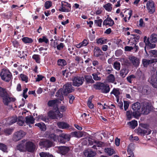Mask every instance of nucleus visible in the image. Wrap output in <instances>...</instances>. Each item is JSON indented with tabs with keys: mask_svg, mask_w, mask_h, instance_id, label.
<instances>
[{
	"mask_svg": "<svg viewBox=\"0 0 157 157\" xmlns=\"http://www.w3.org/2000/svg\"><path fill=\"white\" fill-rule=\"evenodd\" d=\"M39 119L48 122V119L45 115H41L39 116Z\"/></svg>",
	"mask_w": 157,
	"mask_h": 157,
	"instance_id": "nucleus-60",
	"label": "nucleus"
},
{
	"mask_svg": "<svg viewBox=\"0 0 157 157\" xmlns=\"http://www.w3.org/2000/svg\"><path fill=\"white\" fill-rule=\"evenodd\" d=\"M110 94H113L116 97H117L120 94L119 89L118 88H114L112 91L111 92Z\"/></svg>",
	"mask_w": 157,
	"mask_h": 157,
	"instance_id": "nucleus-44",
	"label": "nucleus"
},
{
	"mask_svg": "<svg viewBox=\"0 0 157 157\" xmlns=\"http://www.w3.org/2000/svg\"><path fill=\"white\" fill-rule=\"evenodd\" d=\"M35 119L33 116H28L25 117V122L29 124V126L31 127L30 124H33L34 123Z\"/></svg>",
	"mask_w": 157,
	"mask_h": 157,
	"instance_id": "nucleus-26",
	"label": "nucleus"
},
{
	"mask_svg": "<svg viewBox=\"0 0 157 157\" xmlns=\"http://www.w3.org/2000/svg\"><path fill=\"white\" fill-rule=\"evenodd\" d=\"M0 75L2 79L7 82H9L12 78L11 74L8 69H2Z\"/></svg>",
	"mask_w": 157,
	"mask_h": 157,
	"instance_id": "nucleus-4",
	"label": "nucleus"
},
{
	"mask_svg": "<svg viewBox=\"0 0 157 157\" xmlns=\"http://www.w3.org/2000/svg\"><path fill=\"white\" fill-rule=\"evenodd\" d=\"M7 147L5 144L0 143V150L4 152H7Z\"/></svg>",
	"mask_w": 157,
	"mask_h": 157,
	"instance_id": "nucleus-52",
	"label": "nucleus"
},
{
	"mask_svg": "<svg viewBox=\"0 0 157 157\" xmlns=\"http://www.w3.org/2000/svg\"><path fill=\"white\" fill-rule=\"evenodd\" d=\"M137 134L141 136H144L145 135H149L150 134L151 132V129L149 128L142 129L141 128H138L137 129Z\"/></svg>",
	"mask_w": 157,
	"mask_h": 157,
	"instance_id": "nucleus-11",
	"label": "nucleus"
},
{
	"mask_svg": "<svg viewBox=\"0 0 157 157\" xmlns=\"http://www.w3.org/2000/svg\"><path fill=\"white\" fill-rule=\"evenodd\" d=\"M57 64L59 66L63 67L67 64V62L64 59H59L57 61Z\"/></svg>",
	"mask_w": 157,
	"mask_h": 157,
	"instance_id": "nucleus-30",
	"label": "nucleus"
},
{
	"mask_svg": "<svg viewBox=\"0 0 157 157\" xmlns=\"http://www.w3.org/2000/svg\"><path fill=\"white\" fill-rule=\"evenodd\" d=\"M93 98V96H90L89 98L88 101V106L90 109H92L94 108V105L91 103V100Z\"/></svg>",
	"mask_w": 157,
	"mask_h": 157,
	"instance_id": "nucleus-45",
	"label": "nucleus"
},
{
	"mask_svg": "<svg viewBox=\"0 0 157 157\" xmlns=\"http://www.w3.org/2000/svg\"><path fill=\"white\" fill-rule=\"evenodd\" d=\"M18 56L21 59H24L27 56V54L25 53L24 51H23L22 52L21 51H18Z\"/></svg>",
	"mask_w": 157,
	"mask_h": 157,
	"instance_id": "nucleus-42",
	"label": "nucleus"
},
{
	"mask_svg": "<svg viewBox=\"0 0 157 157\" xmlns=\"http://www.w3.org/2000/svg\"><path fill=\"white\" fill-rule=\"evenodd\" d=\"M59 100L56 99L51 100L48 102V105L49 106H52L56 105V106H57V103L59 102Z\"/></svg>",
	"mask_w": 157,
	"mask_h": 157,
	"instance_id": "nucleus-36",
	"label": "nucleus"
},
{
	"mask_svg": "<svg viewBox=\"0 0 157 157\" xmlns=\"http://www.w3.org/2000/svg\"><path fill=\"white\" fill-rule=\"evenodd\" d=\"M17 119L16 117L14 116L12 117H9L6 120V124L10 125L15 123L17 121Z\"/></svg>",
	"mask_w": 157,
	"mask_h": 157,
	"instance_id": "nucleus-25",
	"label": "nucleus"
},
{
	"mask_svg": "<svg viewBox=\"0 0 157 157\" xmlns=\"http://www.w3.org/2000/svg\"><path fill=\"white\" fill-rule=\"evenodd\" d=\"M65 7L61 5V7L59 9V11L64 12H68L71 11V10H70V8H66Z\"/></svg>",
	"mask_w": 157,
	"mask_h": 157,
	"instance_id": "nucleus-38",
	"label": "nucleus"
},
{
	"mask_svg": "<svg viewBox=\"0 0 157 157\" xmlns=\"http://www.w3.org/2000/svg\"><path fill=\"white\" fill-rule=\"evenodd\" d=\"M35 126H38L43 131H45L46 130V126L45 124L43 123H38L35 124Z\"/></svg>",
	"mask_w": 157,
	"mask_h": 157,
	"instance_id": "nucleus-33",
	"label": "nucleus"
},
{
	"mask_svg": "<svg viewBox=\"0 0 157 157\" xmlns=\"http://www.w3.org/2000/svg\"><path fill=\"white\" fill-rule=\"evenodd\" d=\"M94 24L98 27H101V24L102 22V20L101 19H100L98 20H95L94 21Z\"/></svg>",
	"mask_w": 157,
	"mask_h": 157,
	"instance_id": "nucleus-54",
	"label": "nucleus"
},
{
	"mask_svg": "<svg viewBox=\"0 0 157 157\" xmlns=\"http://www.w3.org/2000/svg\"><path fill=\"white\" fill-rule=\"evenodd\" d=\"M94 86L96 89L101 90L103 93H108L110 90L109 86L103 83H97L94 85Z\"/></svg>",
	"mask_w": 157,
	"mask_h": 157,
	"instance_id": "nucleus-3",
	"label": "nucleus"
},
{
	"mask_svg": "<svg viewBox=\"0 0 157 157\" xmlns=\"http://www.w3.org/2000/svg\"><path fill=\"white\" fill-rule=\"evenodd\" d=\"M39 145L47 147H49L53 145V143L48 140H45L39 142Z\"/></svg>",
	"mask_w": 157,
	"mask_h": 157,
	"instance_id": "nucleus-14",
	"label": "nucleus"
},
{
	"mask_svg": "<svg viewBox=\"0 0 157 157\" xmlns=\"http://www.w3.org/2000/svg\"><path fill=\"white\" fill-rule=\"evenodd\" d=\"M151 73V75L149 78L148 81L154 88L157 89V76L152 70Z\"/></svg>",
	"mask_w": 157,
	"mask_h": 157,
	"instance_id": "nucleus-5",
	"label": "nucleus"
},
{
	"mask_svg": "<svg viewBox=\"0 0 157 157\" xmlns=\"http://www.w3.org/2000/svg\"><path fill=\"white\" fill-rule=\"evenodd\" d=\"M2 98L3 102L6 105H7L10 102L14 101L15 100V98L10 97L8 94Z\"/></svg>",
	"mask_w": 157,
	"mask_h": 157,
	"instance_id": "nucleus-18",
	"label": "nucleus"
},
{
	"mask_svg": "<svg viewBox=\"0 0 157 157\" xmlns=\"http://www.w3.org/2000/svg\"><path fill=\"white\" fill-rule=\"evenodd\" d=\"M22 41L25 44H29L32 43L33 41V40L30 38L28 37H24L21 38Z\"/></svg>",
	"mask_w": 157,
	"mask_h": 157,
	"instance_id": "nucleus-31",
	"label": "nucleus"
},
{
	"mask_svg": "<svg viewBox=\"0 0 157 157\" xmlns=\"http://www.w3.org/2000/svg\"><path fill=\"white\" fill-rule=\"evenodd\" d=\"M68 97L69 99V102L70 104L72 103L73 101L75 99V97L73 95L70 94L68 96Z\"/></svg>",
	"mask_w": 157,
	"mask_h": 157,
	"instance_id": "nucleus-62",
	"label": "nucleus"
},
{
	"mask_svg": "<svg viewBox=\"0 0 157 157\" xmlns=\"http://www.w3.org/2000/svg\"><path fill=\"white\" fill-rule=\"evenodd\" d=\"M114 24L113 20L111 17H108L104 20L103 24V25H108L109 26H112Z\"/></svg>",
	"mask_w": 157,
	"mask_h": 157,
	"instance_id": "nucleus-22",
	"label": "nucleus"
},
{
	"mask_svg": "<svg viewBox=\"0 0 157 157\" xmlns=\"http://www.w3.org/2000/svg\"><path fill=\"white\" fill-rule=\"evenodd\" d=\"M59 152L61 154L64 155L68 152L70 150L69 147L61 146L57 147Z\"/></svg>",
	"mask_w": 157,
	"mask_h": 157,
	"instance_id": "nucleus-19",
	"label": "nucleus"
},
{
	"mask_svg": "<svg viewBox=\"0 0 157 157\" xmlns=\"http://www.w3.org/2000/svg\"><path fill=\"white\" fill-rule=\"evenodd\" d=\"M93 52L94 56L96 57H98L104 55L103 52L99 47L97 46L95 47L93 50Z\"/></svg>",
	"mask_w": 157,
	"mask_h": 157,
	"instance_id": "nucleus-12",
	"label": "nucleus"
},
{
	"mask_svg": "<svg viewBox=\"0 0 157 157\" xmlns=\"http://www.w3.org/2000/svg\"><path fill=\"white\" fill-rule=\"evenodd\" d=\"M57 125L59 128L62 129L67 128L69 127V124L63 122H59L57 123Z\"/></svg>",
	"mask_w": 157,
	"mask_h": 157,
	"instance_id": "nucleus-27",
	"label": "nucleus"
},
{
	"mask_svg": "<svg viewBox=\"0 0 157 157\" xmlns=\"http://www.w3.org/2000/svg\"><path fill=\"white\" fill-rule=\"evenodd\" d=\"M13 131V129L10 128H8L4 129V132L6 135L11 134Z\"/></svg>",
	"mask_w": 157,
	"mask_h": 157,
	"instance_id": "nucleus-48",
	"label": "nucleus"
},
{
	"mask_svg": "<svg viewBox=\"0 0 157 157\" xmlns=\"http://www.w3.org/2000/svg\"><path fill=\"white\" fill-rule=\"evenodd\" d=\"M142 62L144 66L146 67L150 64L157 62V59L155 58L151 60L144 59L143 60Z\"/></svg>",
	"mask_w": 157,
	"mask_h": 157,
	"instance_id": "nucleus-21",
	"label": "nucleus"
},
{
	"mask_svg": "<svg viewBox=\"0 0 157 157\" xmlns=\"http://www.w3.org/2000/svg\"><path fill=\"white\" fill-rule=\"evenodd\" d=\"M151 56L155 58L157 57V50H151L149 52Z\"/></svg>",
	"mask_w": 157,
	"mask_h": 157,
	"instance_id": "nucleus-46",
	"label": "nucleus"
},
{
	"mask_svg": "<svg viewBox=\"0 0 157 157\" xmlns=\"http://www.w3.org/2000/svg\"><path fill=\"white\" fill-rule=\"evenodd\" d=\"M105 151L108 155L110 156H111L115 153V151L113 149L111 148H105Z\"/></svg>",
	"mask_w": 157,
	"mask_h": 157,
	"instance_id": "nucleus-32",
	"label": "nucleus"
},
{
	"mask_svg": "<svg viewBox=\"0 0 157 157\" xmlns=\"http://www.w3.org/2000/svg\"><path fill=\"white\" fill-rule=\"evenodd\" d=\"M58 137L54 134H51L49 135V138L54 141H56L58 139Z\"/></svg>",
	"mask_w": 157,
	"mask_h": 157,
	"instance_id": "nucleus-55",
	"label": "nucleus"
},
{
	"mask_svg": "<svg viewBox=\"0 0 157 157\" xmlns=\"http://www.w3.org/2000/svg\"><path fill=\"white\" fill-rule=\"evenodd\" d=\"M74 88L72 86L71 82H68L64 84L63 87V91L59 90L56 93V95L59 96V95H62L67 96V95L74 91Z\"/></svg>",
	"mask_w": 157,
	"mask_h": 157,
	"instance_id": "nucleus-1",
	"label": "nucleus"
},
{
	"mask_svg": "<svg viewBox=\"0 0 157 157\" xmlns=\"http://www.w3.org/2000/svg\"><path fill=\"white\" fill-rule=\"evenodd\" d=\"M62 5L65 7H68V8H70L71 10V4L65 1H62L61 2Z\"/></svg>",
	"mask_w": 157,
	"mask_h": 157,
	"instance_id": "nucleus-57",
	"label": "nucleus"
},
{
	"mask_svg": "<svg viewBox=\"0 0 157 157\" xmlns=\"http://www.w3.org/2000/svg\"><path fill=\"white\" fill-rule=\"evenodd\" d=\"M25 141V140H22L21 143L17 145V149L21 151H24L25 150V144H24Z\"/></svg>",
	"mask_w": 157,
	"mask_h": 157,
	"instance_id": "nucleus-28",
	"label": "nucleus"
},
{
	"mask_svg": "<svg viewBox=\"0 0 157 157\" xmlns=\"http://www.w3.org/2000/svg\"><path fill=\"white\" fill-rule=\"evenodd\" d=\"M115 77L112 74H110L107 78V80L108 81L110 82L113 83L115 81Z\"/></svg>",
	"mask_w": 157,
	"mask_h": 157,
	"instance_id": "nucleus-47",
	"label": "nucleus"
},
{
	"mask_svg": "<svg viewBox=\"0 0 157 157\" xmlns=\"http://www.w3.org/2000/svg\"><path fill=\"white\" fill-rule=\"evenodd\" d=\"M132 37H131L130 40L129 41V44L131 43L132 45V44H137L139 42V39L140 38V36L138 35L131 34Z\"/></svg>",
	"mask_w": 157,
	"mask_h": 157,
	"instance_id": "nucleus-15",
	"label": "nucleus"
},
{
	"mask_svg": "<svg viewBox=\"0 0 157 157\" xmlns=\"http://www.w3.org/2000/svg\"><path fill=\"white\" fill-rule=\"evenodd\" d=\"M129 104L128 101H124V110L126 111L128 108Z\"/></svg>",
	"mask_w": 157,
	"mask_h": 157,
	"instance_id": "nucleus-64",
	"label": "nucleus"
},
{
	"mask_svg": "<svg viewBox=\"0 0 157 157\" xmlns=\"http://www.w3.org/2000/svg\"><path fill=\"white\" fill-rule=\"evenodd\" d=\"M126 116L128 120H130L132 118V116H133V112L132 113V111H127L126 112Z\"/></svg>",
	"mask_w": 157,
	"mask_h": 157,
	"instance_id": "nucleus-58",
	"label": "nucleus"
},
{
	"mask_svg": "<svg viewBox=\"0 0 157 157\" xmlns=\"http://www.w3.org/2000/svg\"><path fill=\"white\" fill-rule=\"evenodd\" d=\"M73 85L76 86H79L81 85L84 81V78L83 77H75L72 79Z\"/></svg>",
	"mask_w": 157,
	"mask_h": 157,
	"instance_id": "nucleus-9",
	"label": "nucleus"
},
{
	"mask_svg": "<svg viewBox=\"0 0 157 157\" xmlns=\"http://www.w3.org/2000/svg\"><path fill=\"white\" fill-rule=\"evenodd\" d=\"M112 4L110 3H108L105 5H104L103 7L108 12L111 11L112 9Z\"/></svg>",
	"mask_w": 157,
	"mask_h": 157,
	"instance_id": "nucleus-37",
	"label": "nucleus"
},
{
	"mask_svg": "<svg viewBox=\"0 0 157 157\" xmlns=\"http://www.w3.org/2000/svg\"><path fill=\"white\" fill-rule=\"evenodd\" d=\"M70 138L71 136L69 134L63 133L59 135L58 140L60 143L64 144L66 142L69 141Z\"/></svg>",
	"mask_w": 157,
	"mask_h": 157,
	"instance_id": "nucleus-7",
	"label": "nucleus"
},
{
	"mask_svg": "<svg viewBox=\"0 0 157 157\" xmlns=\"http://www.w3.org/2000/svg\"><path fill=\"white\" fill-rule=\"evenodd\" d=\"M64 46V43H60L59 44H58L56 47L58 50L60 51L63 48Z\"/></svg>",
	"mask_w": 157,
	"mask_h": 157,
	"instance_id": "nucleus-56",
	"label": "nucleus"
},
{
	"mask_svg": "<svg viewBox=\"0 0 157 157\" xmlns=\"http://www.w3.org/2000/svg\"><path fill=\"white\" fill-rule=\"evenodd\" d=\"M85 79L88 83H93L94 82V81L92 79V77L91 76L87 75L85 76Z\"/></svg>",
	"mask_w": 157,
	"mask_h": 157,
	"instance_id": "nucleus-49",
	"label": "nucleus"
},
{
	"mask_svg": "<svg viewBox=\"0 0 157 157\" xmlns=\"http://www.w3.org/2000/svg\"><path fill=\"white\" fill-rule=\"evenodd\" d=\"M95 143V144H94L92 147L94 149H97L96 147H101L103 144V143L102 142L100 141H95L94 142Z\"/></svg>",
	"mask_w": 157,
	"mask_h": 157,
	"instance_id": "nucleus-41",
	"label": "nucleus"
},
{
	"mask_svg": "<svg viewBox=\"0 0 157 157\" xmlns=\"http://www.w3.org/2000/svg\"><path fill=\"white\" fill-rule=\"evenodd\" d=\"M25 135V132L22 130L16 132L13 134V140L15 142L21 139Z\"/></svg>",
	"mask_w": 157,
	"mask_h": 157,
	"instance_id": "nucleus-8",
	"label": "nucleus"
},
{
	"mask_svg": "<svg viewBox=\"0 0 157 157\" xmlns=\"http://www.w3.org/2000/svg\"><path fill=\"white\" fill-rule=\"evenodd\" d=\"M132 109L133 112V116L135 118H137L140 116L141 114V105L140 103L136 102L132 105Z\"/></svg>",
	"mask_w": 157,
	"mask_h": 157,
	"instance_id": "nucleus-2",
	"label": "nucleus"
},
{
	"mask_svg": "<svg viewBox=\"0 0 157 157\" xmlns=\"http://www.w3.org/2000/svg\"><path fill=\"white\" fill-rule=\"evenodd\" d=\"M13 45L14 47L15 48H18L20 46V44L19 42L15 40L12 41Z\"/></svg>",
	"mask_w": 157,
	"mask_h": 157,
	"instance_id": "nucleus-50",
	"label": "nucleus"
},
{
	"mask_svg": "<svg viewBox=\"0 0 157 157\" xmlns=\"http://www.w3.org/2000/svg\"><path fill=\"white\" fill-rule=\"evenodd\" d=\"M38 41L39 43H42L44 42L46 44H48L49 42L48 39L45 36H43L42 38H39L38 39Z\"/></svg>",
	"mask_w": 157,
	"mask_h": 157,
	"instance_id": "nucleus-34",
	"label": "nucleus"
},
{
	"mask_svg": "<svg viewBox=\"0 0 157 157\" xmlns=\"http://www.w3.org/2000/svg\"><path fill=\"white\" fill-rule=\"evenodd\" d=\"M89 40H88L84 39L81 43L82 46H85L89 44Z\"/></svg>",
	"mask_w": 157,
	"mask_h": 157,
	"instance_id": "nucleus-63",
	"label": "nucleus"
},
{
	"mask_svg": "<svg viewBox=\"0 0 157 157\" xmlns=\"http://www.w3.org/2000/svg\"><path fill=\"white\" fill-rule=\"evenodd\" d=\"M21 80L23 81H25L26 82L28 81V77L24 74H21L20 75Z\"/></svg>",
	"mask_w": 157,
	"mask_h": 157,
	"instance_id": "nucleus-61",
	"label": "nucleus"
},
{
	"mask_svg": "<svg viewBox=\"0 0 157 157\" xmlns=\"http://www.w3.org/2000/svg\"><path fill=\"white\" fill-rule=\"evenodd\" d=\"M36 147L35 145L31 141L26 142L25 148L29 152H32L34 151Z\"/></svg>",
	"mask_w": 157,
	"mask_h": 157,
	"instance_id": "nucleus-10",
	"label": "nucleus"
},
{
	"mask_svg": "<svg viewBox=\"0 0 157 157\" xmlns=\"http://www.w3.org/2000/svg\"><path fill=\"white\" fill-rule=\"evenodd\" d=\"M52 5V2L50 1H47L45 2L44 7L46 9H49Z\"/></svg>",
	"mask_w": 157,
	"mask_h": 157,
	"instance_id": "nucleus-43",
	"label": "nucleus"
},
{
	"mask_svg": "<svg viewBox=\"0 0 157 157\" xmlns=\"http://www.w3.org/2000/svg\"><path fill=\"white\" fill-rule=\"evenodd\" d=\"M113 66L115 69H120L121 64L120 63L117 61H116L114 63Z\"/></svg>",
	"mask_w": 157,
	"mask_h": 157,
	"instance_id": "nucleus-59",
	"label": "nucleus"
},
{
	"mask_svg": "<svg viewBox=\"0 0 157 157\" xmlns=\"http://www.w3.org/2000/svg\"><path fill=\"white\" fill-rule=\"evenodd\" d=\"M128 124L130 125L131 128L132 129H134L136 127L137 125V121L136 120L132 121L129 122Z\"/></svg>",
	"mask_w": 157,
	"mask_h": 157,
	"instance_id": "nucleus-39",
	"label": "nucleus"
},
{
	"mask_svg": "<svg viewBox=\"0 0 157 157\" xmlns=\"http://www.w3.org/2000/svg\"><path fill=\"white\" fill-rule=\"evenodd\" d=\"M72 134L73 136H74L80 138L82 137V135L81 132H72Z\"/></svg>",
	"mask_w": 157,
	"mask_h": 157,
	"instance_id": "nucleus-53",
	"label": "nucleus"
},
{
	"mask_svg": "<svg viewBox=\"0 0 157 157\" xmlns=\"http://www.w3.org/2000/svg\"><path fill=\"white\" fill-rule=\"evenodd\" d=\"M128 72V69H121L120 71V75L123 77H125Z\"/></svg>",
	"mask_w": 157,
	"mask_h": 157,
	"instance_id": "nucleus-51",
	"label": "nucleus"
},
{
	"mask_svg": "<svg viewBox=\"0 0 157 157\" xmlns=\"http://www.w3.org/2000/svg\"><path fill=\"white\" fill-rule=\"evenodd\" d=\"M96 43L98 44H100L101 45L106 44L107 41V39L104 37H101L96 40Z\"/></svg>",
	"mask_w": 157,
	"mask_h": 157,
	"instance_id": "nucleus-29",
	"label": "nucleus"
},
{
	"mask_svg": "<svg viewBox=\"0 0 157 157\" xmlns=\"http://www.w3.org/2000/svg\"><path fill=\"white\" fill-rule=\"evenodd\" d=\"M130 60L132 62L133 64L136 67L139 65V59L136 57L134 56H131L129 58Z\"/></svg>",
	"mask_w": 157,
	"mask_h": 157,
	"instance_id": "nucleus-23",
	"label": "nucleus"
},
{
	"mask_svg": "<svg viewBox=\"0 0 157 157\" xmlns=\"http://www.w3.org/2000/svg\"><path fill=\"white\" fill-rule=\"evenodd\" d=\"M141 114L147 115L149 113L151 109V106L147 104L144 105L143 107L141 109Z\"/></svg>",
	"mask_w": 157,
	"mask_h": 157,
	"instance_id": "nucleus-17",
	"label": "nucleus"
},
{
	"mask_svg": "<svg viewBox=\"0 0 157 157\" xmlns=\"http://www.w3.org/2000/svg\"><path fill=\"white\" fill-rule=\"evenodd\" d=\"M84 154L85 156L87 157H92L96 155V153L92 150L88 149L85 150L84 151Z\"/></svg>",
	"mask_w": 157,
	"mask_h": 157,
	"instance_id": "nucleus-20",
	"label": "nucleus"
},
{
	"mask_svg": "<svg viewBox=\"0 0 157 157\" xmlns=\"http://www.w3.org/2000/svg\"><path fill=\"white\" fill-rule=\"evenodd\" d=\"M32 58L35 60V62L38 63L40 62V56L38 54H34L32 57Z\"/></svg>",
	"mask_w": 157,
	"mask_h": 157,
	"instance_id": "nucleus-35",
	"label": "nucleus"
},
{
	"mask_svg": "<svg viewBox=\"0 0 157 157\" xmlns=\"http://www.w3.org/2000/svg\"><path fill=\"white\" fill-rule=\"evenodd\" d=\"M7 94H8L5 89L1 87H0V96L1 97H3L7 95Z\"/></svg>",
	"mask_w": 157,
	"mask_h": 157,
	"instance_id": "nucleus-40",
	"label": "nucleus"
},
{
	"mask_svg": "<svg viewBox=\"0 0 157 157\" xmlns=\"http://www.w3.org/2000/svg\"><path fill=\"white\" fill-rule=\"evenodd\" d=\"M143 40L144 42L145 43V45L146 46L149 47V48H154L156 47V45L155 44H153L150 43L149 37L147 39V36H144V37Z\"/></svg>",
	"mask_w": 157,
	"mask_h": 157,
	"instance_id": "nucleus-16",
	"label": "nucleus"
},
{
	"mask_svg": "<svg viewBox=\"0 0 157 157\" xmlns=\"http://www.w3.org/2000/svg\"><path fill=\"white\" fill-rule=\"evenodd\" d=\"M146 8L148 13L150 14L154 13L155 11L154 2L152 0H149L147 2L146 4Z\"/></svg>",
	"mask_w": 157,
	"mask_h": 157,
	"instance_id": "nucleus-6",
	"label": "nucleus"
},
{
	"mask_svg": "<svg viewBox=\"0 0 157 157\" xmlns=\"http://www.w3.org/2000/svg\"><path fill=\"white\" fill-rule=\"evenodd\" d=\"M150 43L152 44H155L157 43V34L155 33H152L149 37Z\"/></svg>",
	"mask_w": 157,
	"mask_h": 157,
	"instance_id": "nucleus-24",
	"label": "nucleus"
},
{
	"mask_svg": "<svg viewBox=\"0 0 157 157\" xmlns=\"http://www.w3.org/2000/svg\"><path fill=\"white\" fill-rule=\"evenodd\" d=\"M48 116L52 119H55L57 117H61L62 115L59 113H58V112L56 111V112H54L53 111H50L48 113Z\"/></svg>",
	"mask_w": 157,
	"mask_h": 157,
	"instance_id": "nucleus-13",
	"label": "nucleus"
}]
</instances>
